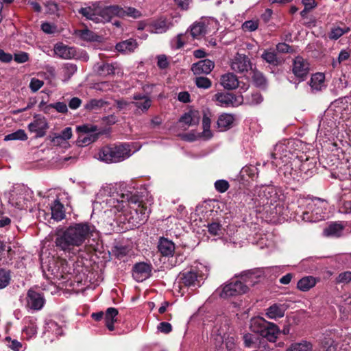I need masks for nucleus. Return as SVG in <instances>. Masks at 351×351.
<instances>
[{
	"label": "nucleus",
	"mask_w": 351,
	"mask_h": 351,
	"mask_svg": "<svg viewBox=\"0 0 351 351\" xmlns=\"http://www.w3.org/2000/svg\"><path fill=\"white\" fill-rule=\"evenodd\" d=\"M95 232L94 226L87 222L75 223L56 234L55 245L65 253L74 254Z\"/></svg>",
	"instance_id": "obj_1"
},
{
	"label": "nucleus",
	"mask_w": 351,
	"mask_h": 351,
	"mask_svg": "<svg viewBox=\"0 0 351 351\" xmlns=\"http://www.w3.org/2000/svg\"><path fill=\"white\" fill-rule=\"evenodd\" d=\"M78 12L88 20L96 23H105L116 16L122 14L123 10L118 5H104L96 1L81 8Z\"/></svg>",
	"instance_id": "obj_2"
},
{
	"label": "nucleus",
	"mask_w": 351,
	"mask_h": 351,
	"mask_svg": "<svg viewBox=\"0 0 351 351\" xmlns=\"http://www.w3.org/2000/svg\"><path fill=\"white\" fill-rule=\"evenodd\" d=\"M254 199L258 204L270 207L271 213L282 214L283 194L274 186H260L254 189Z\"/></svg>",
	"instance_id": "obj_3"
},
{
	"label": "nucleus",
	"mask_w": 351,
	"mask_h": 351,
	"mask_svg": "<svg viewBox=\"0 0 351 351\" xmlns=\"http://www.w3.org/2000/svg\"><path fill=\"white\" fill-rule=\"evenodd\" d=\"M241 279L225 285L220 296L226 298L246 293L250 286H254L258 282V276L254 271H247L241 274Z\"/></svg>",
	"instance_id": "obj_4"
},
{
	"label": "nucleus",
	"mask_w": 351,
	"mask_h": 351,
	"mask_svg": "<svg viewBox=\"0 0 351 351\" xmlns=\"http://www.w3.org/2000/svg\"><path fill=\"white\" fill-rule=\"evenodd\" d=\"M132 156L130 145L128 143L106 146L97 154V158L106 163L122 162Z\"/></svg>",
	"instance_id": "obj_5"
},
{
	"label": "nucleus",
	"mask_w": 351,
	"mask_h": 351,
	"mask_svg": "<svg viewBox=\"0 0 351 351\" xmlns=\"http://www.w3.org/2000/svg\"><path fill=\"white\" fill-rule=\"evenodd\" d=\"M209 270L206 265L197 263L189 270L180 274V280L186 287H200L201 282L208 277Z\"/></svg>",
	"instance_id": "obj_6"
},
{
	"label": "nucleus",
	"mask_w": 351,
	"mask_h": 351,
	"mask_svg": "<svg viewBox=\"0 0 351 351\" xmlns=\"http://www.w3.org/2000/svg\"><path fill=\"white\" fill-rule=\"evenodd\" d=\"M104 202L109 208L110 212L117 214L119 212H124L130 204H136L137 198L131 194L113 193L108 196Z\"/></svg>",
	"instance_id": "obj_7"
},
{
	"label": "nucleus",
	"mask_w": 351,
	"mask_h": 351,
	"mask_svg": "<svg viewBox=\"0 0 351 351\" xmlns=\"http://www.w3.org/2000/svg\"><path fill=\"white\" fill-rule=\"evenodd\" d=\"M32 193L26 186L16 184L9 193V203L18 209H26L32 198Z\"/></svg>",
	"instance_id": "obj_8"
},
{
	"label": "nucleus",
	"mask_w": 351,
	"mask_h": 351,
	"mask_svg": "<svg viewBox=\"0 0 351 351\" xmlns=\"http://www.w3.org/2000/svg\"><path fill=\"white\" fill-rule=\"evenodd\" d=\"M213 341L215 347L221 351H231L235 348V338L223 331L215 328L213 331Z\"/></svg>",
	"instance_id": "obj_9"
},
{
	"label": "nucleus",
	"mask_w": 351,
	"mask_h": 351,
	"mask_svg": "<svg viewBox=\"0 0 351 351\" xmlns=\"http://www.w3.org/2000/svg\"><path fill=\"white\" fill-rule=\"evenodd\" d=\"M310 71L308 61L301 56H297L292 64V72L299 82L305 80Z\"/></svg>",
	"instance_id": "obj_10"
},
{
	"label": "nucleus",
	"mask_w": 351,
	"mask_h": 351,
	"mask_svg": "<svg viewBox=\"0 0 351 351\" xmlns=\"http://www.w3.org/2000/svg\"><path fill=\"white\" fill-rule=\"evenodd\" d=\"M45 302V300L43 293L29 289L27 294V308L39 311L43 308Z\"/></svg>",
	"instance_id": "obj_11"
},
{
	"label": "nucleus",
	"mask_w": 351,
	"mask_h": 351,
	"mask_svg": "<svg viewBox=\"0 0 351 351\" xmlns=\"http://www.w3.org/2000/svg\"><path fill=\"white\" fill-rule=\"evenodd\" d=\"M134 211L132 214V217L129 219V222L134 226H139L143 224L147 218L150 213V209L141 204H138L136 208H133Z\"/></svg>",
	"instance_id": "obj_12"
},
{
	"label": "nucleus",
	"mask_w": 351,
	"mask_h": 351,
	"mask_svg": "<svg viewBox=\"0 0 351 351\" xmlns=\"http://www.w3.org/2000/svg\"><path fill=\"white\" fill-rule=\"evenodd\" d=\"M152 267L144 262L134 265L132 276L137 282H143L151 276Z\"/></svg>",
	"instance_id": "obj_13"
},
{
	"label": "nucleus",
	"mask_w": 351,
	"mask_h": 351,
	"mask_svg": "<svg viewBox=\"0 0 351 351\" xmlns=\"http://www.w3.org/2000/svg\"><path fill=\"white\" fill-rule=\"evenodd\" d=\"M48 128V123L45 117H37L28 125L29 130L35 133L36 138L44 136Z\"/></svg>",
	"instance_id": "obj_14"
},
{
	"label": "nucleus",
	"mask_w": 351,
	"mask_h": 351,
	"mask_svg": "<svg viewBox=\"0 0 351 351\" xmlns=\"http://www.w3.org/2000/svg\"><path fill=\"white\" fill-rule=\"evenodd\" d=\"M230 66L235 72L243 73L248 71L251 64L246 56L237 53L232 60Z\"/></svg>",
	"instance_id": "obj_15"
},
{
	"label": "nucleus",
	"mask_w": 351,
	"mask_h": 351,
	"mask_svg": "<svg viewBox=\"0 0 351 351\" xmlns=\"http://www.w3.org/2000/svg\"><path fill=\"white\" fill-rule=\"evenodd\" d=\"M327 202L319 199L314 198L308 204V208L311 210L312 213L316 215L315 221L322 219L324 218V214L326 209Z\"/></svg>",
	"instance_id": "obj_16"
},
{
	"label": "nucleus",
	"mask_w": 351,
	"mask_h": 351,
	"mask_svg": "<svg viewBox=\"0 0 351 351\" xmlns=\"http://www.w3.org/2000/svg\"><path fill=\"white\" fill-rule=\"evenodd\" d=\"M339 341L336 335L327 333L321 340L319 351H337Z\"/></svg>",
	"instance_id": "obj_17"
},
{
	"label": "nucleus",
	"mask_w": 351,
	"mask_h": 351,
	"mask_svg": "<svg viewBox=\"0 0 351 351\" xmlns=\"http://www.w3.org/2000/svg\"><path fill=\"white\" fill-rule=\"evenodd\" d=\"M215 67V63L209 59H204L194 63L191 71L195 75L209 74Z\"/></svg>",
	"instance_id": "obj_18"
},
{
	"label": "nucleus",
	"mask_w": 351,
	"mask_h": 351,
	"mask_svg": "<svg viewBox=\"0 0 351 351\" xmlns=\"http://www.w3.org/2000/svg\"><path fill=\"white\" fill-rule=\"evenodd\" d=\"M54 53L56 56L63 59H71L76 55L75 48L64 45L62 43L55 45Z\"/></svg>",
	"instance_id": "obj_19"
},
{
	"label": "nucleus",
	"mask_w": 351,
	"mask_h": 351,
	"mask_svg": "<svg viewBox=\"0 0 351 351\" xmlns=\"http://www.w3.org/2000/svg\"><path fill=\"white\" fill-rule=\"evenodd\" d=\"M287 306L285 304H274L266 310V315L271 319L284 317Z\"/></svg>",
	"instance_id": "obj_20"
},
{
	"label": "nucleus",
	"mask_w": 351,
	"mask_h": 351,
	"mask_svg": "<svg viewBox=\"0 0 351 351\" xmlns=\"http://www.w3.org/2000/svg\"><path fill=\"white\" fill-rule=\"evenodd\" d=\"M200 120V113L197 110H190L184 114L180 119V123L187 127L197 125Z\"/></svg>",
	"instance_id": "obj_21"
},
{
	"label": "nucleus",
	"mask_w": 351,
	"mask_h": 351,
	"mask_svg": "<svg viewBox=\"0 0 351 351\" xmlns=\"http://www.w3.org/2000/svg\"><path fill=\"white\" fill-rule=\"evenodd\" d=\"M268 323L269 322L260 317L252 318L250 320V330L261 337Z\"/></svg>",
	"instance_id": "obj_22"
},
{
	"label": "nucleus",
	"mask_w": 351,
	"mask_h": 351,
	"mask_svg": "<svg viewBox=\"0 0 351 351\" xmlns=\"http://www.w3.org/2000/svg\"><path fill=\"white\" fill-rule=\"evenodd\" d=\"M36 318L34 317H27L24 319L25 326L23 332L27 335V338H31L37 333Z\"/></svg>",
	"instance_id": "obj_23"
},
{
	"label": "nucleus",
	"mask_w": 351,
	"mask_h": 351,
	"mask_svg": "<svg viewBox=\"0 0 351 351\" xmlns=\"http://www.w3.org/2000/svg\"><path fill=\"white\" fill-rule=\"evenodd\" d=\"M158 248L163 256H173L175 252V244L167 239L161 238L159 241Z\"/></svg>",
	"instance_id": "obj_24"
},
{
	"label": "nucleus",
	"mask_w": 351,
	"mask_h": 351,
	"mask_svg": "<svg viewBox=\"0 0 351 351\" xmlns=\"http://www.w3.org/2000/svg\"><path fill=\"white\" fill-rule=\"evenodd\" d=\"M51 218L54 220L59 221L65 217V211L64 206L60 203L59 199H56L51 204Z\"/></svg>",
	"instance_id": "obj_25"
},
{
	"label": "nucleus",
	"mask_w": 351,
	"mask_h": 351,
	"mask_svg": "<svg viewBox=\"0 0 351 351\" xmlns=\"http://www.w3.org/2000/svg\"><path fill=\"white\" fill-rule=\"evenodd\" d=\"M87 126L78 127V130L83 131L84 133L80 134L76 141L78 146H86L96 140V136L87 132Z\"/></svg>",
	"instance_id": "obj_26"
},
{
	"label": "nucleus",
	"mask_w": 351,
	"mask_h": 351,
	"mask_svg": "<svg viewBox=\"0 0 351 351\" xmlns=\"http://www.w3.org/2000/svg\"><path fill=\"white\" fill-rule=\"evenodd\" d=\"M279 334V328L274 323L269 322L268 326L265 327L264 332L261 335V339H266L270 342H275Z\"/></svg>",
	"instance_id": "obj_27"
},
{
	"label": "nucleus",
	"mask_w": 351,
	"mask_h": 351,
	"mask_svg": "<svg viewBox=\"0 0 351 351\" xmlns=\"http://www.w3.org/2000/svg\"><path fill=\"white\" fill-rule=\"evenodd\" d=\"M220 83L224 88L232 90L237 88L239 80L235 75L228 73L221 76Z\"/></svg>",
	"instance_id": "obj_28"
},
{
	"label": "nucleus",
	"mask_w": 351,
	"mask_h": 351,
	"mask_svg": "<svg viewBox=\"0 0 351 351\" xmlns=\"http://www.w3.org/2000/svg\"><path fill=\"white\" fill-rule=\"evenodd\" d=\"M203 119V136L206 138H210L212 136L211 131L210 130L212 112L208 108H205L202 110Z\"/></svg>",
	"instance_id": "obj_29"
},
{
	"label": "nucleus",
	"mask_w": 351,
	"mask_h": 351,
	"mask_svg": "<svg viewBox=\"0 0 351 351\" xmlns=\"http://www.w3.org/2000/svg\"><path fill=\"white\" fill-rule=\"evenodd\" d=\"M134 101L132 103L135 106L143 111L147 110L151 106L152 101L150 98L145 95L135 94L133 96Z\"/></svg>",
	"instance_id": "obj_30"
},
{
	"label": "nucleus",
	"mask_w": 351,
	"mask_h": 351,
	"mask_svg": "<svg viewBox=\"0 0 351 351\" xmlns=\"http://www.w3.org/2000/svg\"><path fill=\"white\" fill-rule=\"evenodd\" d=\"M138 47V43L134 39H128L120 42L116 45V49L121 53H129L133 52Z\"/></svg>",
	"instance_id": "obj_31"
},
{
	"label": "nucleus",
	"mask_w": 351,
	"mask_h": 351,
	"mask_svg": "<svg viewBox=\"0 0 351 351\" xmlns=\"http://www.w3.org/2000/svg\"><path fill=\"white\" fill-rule=\"evenodd\" d=\"M189 37L191 36L193 39H199L206 34V26L202 22H197L190 27Z\"/></svg>",
	"instance_id": "obj_32"
},
{
	"label": "nucleus",
	"mask_w": 351,
	"mask_h": 351,
	"mask_svg": "<svg viewBox=\"0 0 351 351\" xmlns=\"http://www.w3.org/2000/svg\"><path fill=\"white\" fill-rule=\"evenodd\" d=\"M309 85L313 90L319 91L325 87V75L322 73H317L311 76Z\"/></svg>",
	"instance_id": "obj_33"
},
{
	"label": "nucleus",
	"mask_w": 351,
	"mask_h": 351,
	"mask_svg": "<svg viewBox=\"0 0 351 351\" xmlns=\"http://www.w3.org/2000/svg\"><path fill=\"white\" fill-rule=\"evenodd\" d=\"M261 337V336L254 332L244 334L243 339L245 346L247 348L261 347L263 343Z\"/></svg>",
	"instance_id": "obj_34"
},
{
	"label": "nucleus",
	"mask_w": 351,
	"mask_h": 351,
	"mask_svg": "<svg viewBox=\"0 0 351 351\" xmlns=\"http://www.w3.org/2000/svg\"><path fill=\"white\" fill-rule=\"evenodd\" d=\"M317 281V278L313 276H305L298 282L297 287L301 291L306 292L314 287Z\"/></svg>",
	"instance_id": "obj_35"
},
{
	"label": "nucleus",
	"mask_w": 351,
	"mask_h": 351,
	"mask_svg": "<svg viewBox=\"0 0 351 351\" xmlns=\"http://www.w3.org/2000/svg\"><path fill=\"white\" fill-rule=\"evenodd\" d=\"M234 118L233 115L230 114H221L217 120V125L221 131L226 130L230 128L233 124Z\"/></svg>",
	"instance_id": "obj_36"
},
{
	"label": "nucleus",
	"mask_w": 351,
	"mask_h": 351,
	"mask_svg": "<svg viewBox=\"0 0 351 351\" xmlns=\"http://www.w3.org/2000/svg\"><path fill=\"white\" fill-rule=\"evenodd\" d=\"M118 311L115 308H108L105 314L106 326L109 330L112 331L114 329V324L117 322Z\"/></svg>",
	"instance_id": "obj_37"
},
{
	"label": "nucleus",
	"mask_w": 351,
	"mask_h": 351,
	"mask_svg": "<svg viewBox=\"0 0 351 351\" xmlns=\"http://www.w3.org/2000/svg\"><path fill=\"white\" fill-rule=\"evenodd\" d=\"M343 230V226L339 223H335L329 225L324 230V234L327 237H339L341 236Z\"/></svg>",
	"instance_id": "obj_38"
},
{
	"label": "nucleus",
	"mask_w": 351,
	"mask_h": 351,
	"mask_svg": "<svg viewBox=\"0 0 351 351\" xmlns=\"http://www.w3.org/2000/svg\"><path fill=\"white\" fill-rule=\"evenodd\" d=\"M169 25L165 20L154 21L147 27V30L154 34H162L169 29Z\"/></svg>",
	"instance_id": "obj_39"
},
{
	"label": "nucleus",
	"mask_w": 351,
	"mask_h": 351,
	"mask_svg": "<svg viewBox=\"0 0 351 351\" xmlns=\"http://www.w3.org/2000/svg\"><path fill=\"white\" fill-rule=\"evenodd\" d=\"M217 105L223 107H228L233 105L234 97L230 93H217L215 95Z\"/></svg>",
	"instance_id": "obj_40"
},
{
	"label": "nucleus",
	"mask_w": 351,
	"mask_h": 351,
	"mask_svg": "<svg viewBox=\"0 0 351 351\" xmlns=\"http://www.w3.org/2000/svg\"><path fill=\"white\" fill-rule=\"evenodd\" d=\"M261 58L265 62L274 66H277L280 63L276 52L271 49L265 50L261 55Z\"/></svg>",
	"instance_id": "obj_41"
},
{
	"label": "nucleus",
	"mask_w": 351,
	"mask_h": 351,
	"mask_svg": "<svg viewBox=\"0 0 351 351\" xmlns=\"http://www.w3.org/2000/svg\"><path fill=\"white\" fill-rule=\"evenodd\" d=\"M313 345L307 341L292 343L286 351H312Z\"/></svg>",
	"instance_id": "obj_42"
},
{
	"label": "nucleus",
	"mask_w": 351,
	"mask_h": 351,
	"mask_svg": "<svg viewBox=\"0 0 351 351\" xmlns=\"http://www.w3.org/2000/svg\"><path fill=\"white\" fill-rule=\"evenodd\" d=\"M45 333H51L55 335L56 337L62 335V328L54 321L49 320L46 322L45 327Z\"/></svg>",
	"instance_id": "obj_43"
},
{
	"label": "nucleus",
	"mask_w": 351,
	"mask_h": 351,
	"mask_svg": "<svg viewBox=\"0 0 351 351\" xmlns=\"http://www.w3.org/2000/svg\"><path fill=\"white\" fill-rule=\"evenodd\" d=\"M114 66L112 64L104 63L95 66V71L99 75L106 76L114 73Z\"/></svg>",
	"instance_id": "obj_44"
},
{
	"label": "nucleus",
	"mask_w": 351,
	"mask_h": 351,
	"mask_svg": "<svg viewBox=\"0 0 351 351\" xmlns=\"http://www.w3.org/2000/svg\"><path fill=\"white\" fill-rule=\"evenodd\" d=\"M350 28L348 27H344L343 28L339 27H334L331 29L330 33L328 34V38L330 40H337L343 34L350 32Z\"/></svg>",
	"instance_id": "obj_45"
},
{
	"label": "nucleus",
	"mask_w": 351,
	"mask_h": 351,
	"mask_svg": "<svg viewBox=\"0 0 351 351\" xmlns=\"http://www.w3.org/2000/svg\"><path fill=\"white\" fill-rule=\"evenodd\" d=\"M27 139V136L23 130H18L17 131L9 134L4 137L5 141L20 140L25 141Z\"/></svg>",
	"instance_id": "obj_46"
},
{
	"label": "nucleus",
	"mask_w": 351,
	"mask_h": 351,
	"mask_svg": "<svg viewBox=\"0 0 351 351\" xmlns=\"http://www.w3.org/2000/svg\"><path fill=\"white\" fill-rule=\"evenodd\" d=\"M107 104V102L103 99H90L84 106L85 109L88 110H97L102 108Z\"/></svg>",
	"instance_id": "obj_47"
},
{
	"label": "nucleus",
	"mask_w": 351,
	"mask_h": 351,
	"mask_svg": "<svg viewBox=\"0 0 351 351\" xmlns=\"http://www.w3.org/2000/svg\"><path fill=\"white\" fill-rule=\"evenodd\" d=\"M79 36L81 39L86 41H98L99 38V36L87 29L80 31Z\"/></svg>",
	"instance_id": "obj_48"
},
{
	"label": "nucleus",
	"mask_w": 351,
	"mask_h": 351,
	"mask_svg": "<svg viewBox=\"0 0 351 351\" xmlns=\"http://www.w3.org/2000/svg\"><path fill=\"white\" fill-rule=\"evenodd\" d=\"M10 271L0 269V289L5 288L10 284Z\"/></svg>",
	"instance_id": "obj_49"
},
{
	"label": "nucleus",
	"mask_w": 351,
	"mask_h": 351,
	"mask_svg": "<svg viewBox=\"0 0 351 351\" xmlns=\"http://www.w3.org/2000/svg\"><path fill=\"white\" fill-rule=\"evenodd\" d=\"M195 84L199 88L208 89L211 87L212 82L206 77H197L195 79Z\"/></svg>",
	"instance_id": "obj_50"
},
{
	"label": "nucleus",
	"mask_w": 351,
	"mask_h": 351,
	"mask_svg": "<svg viewBox=\"0 0 351 351\" xmlns=\"http://www.w3.org/2000/svg\"><path fill=\"white\" fill-rule=\"evenodd\" d=\"M208 231L211 235H220L222 231L221 225L218 222H213L211 223H208Z\"/></svg>",
	"instance_id": "obj_51"
},
{
	"label": "nucleus",
	"mask_w": 351,
	"mask_h": 351,
	"mask_svg": "<svg viewBox=\"0 0 351 351\" xmlns=\"http://www.w3.org/2000/svg\"><path fill=\"white\" fill-rule=\"evenodd\" d=\"M341 201L343 202L341 206L342 212L345 213H351V192H349L346 195V198L342 197Z\"/></svg>",
	"instance_id": "obj_52"
},
{
	"label": "nucleus",
	"mask_w": 351,
	"mask_h": 351,
	"mask_svg": "<svg viewBox=\"0 0 351 351\" xmlns=\"http://www.w3.org/2000/svg\"><path fill=\"white\" fill-rule=\"evenodd\" d=\"M300 170L307 176H310L315 171V165L313 162L306 161L301 165Z\"/></svg>",
	"instance_id": "obj_53"
},
{
	"label": "nucleus",
	"mask_w": 351,
	"mask_h": 351,
	"mask_svg": "<svg viewBox=\"0 0 351 351\" xmlns=\"http://www.w3.org/2000/svg\"><path fill=\"white\" fill-rule=\"evenodd\" d=\"M229 186L230 185L228 182L225 180H219L215 182V189L219 193L226 192L228 189Z\"/></svg>",
	"instance_id": "obj_54"
},
{
	"label": "nucleus",
	"mask_w": 351,
	"mask_h": 351,
	"mask_svg": "<svg viewBox=\"0 0 351 351\" xmlns=\"http://www.w3.org/2000/svg\"><path fill=\"white\" fill-rule=\"evenodd\" d=\"M189 37L188 32H185L184 34H178L175 39V41L176 43V48L179 49V48H181L182 47H183V45L186 42V40L189 39Z\"/></svg>",
	"instance_id": "obj_55"
},
{
	"label": "nucleus",
	"mask_w": 351,
	"mask_h": 351,
	"mask_svg": "<svg viewBox=\"0 0 351 351\" xmlns=\"http://www.w3.org/2000/svg\"><path fill=\"white\" fill-rule=\"evenodd\" d=\"M350 53L348 51L343 49L341 50L338 56V60L337 62L334 61L332 62V66L336 67L338 64L347 60L350 58Z\"/></svg>",
	"instance_id": "obj_56"
},
{
	"label": "nucleus",
	"mask_w": 351,
	"mask_h": 351,
	"mask_svg": "<svg viewBox=\"0 0 351 351\" xmlns=\"http://www.w3.org/2000/svg\"><path fill=\"white\" fill-rule=\"evenodd\" d=\"M44 84L42 80L37 78H32L29 84V88L32 92H36Z\"/></svg>",
	"instance_id": "obj_57"
},
{
	"label": "nucleus",
	"mask_w": 351,
	"mask_h": 351,
	"mask_svg": "<svg viewBox=\"0 0 351 351\" xmlns=\"http://www.w3.org/2000/svg\"><path fill=\"white\" fill-rule=\"evenodd\" d=\"M14 60L17 63H25L29 60V55L26 52H20L19 53H15Z\"/></svg>",
	"instance_id": "obj_58"
},
{
	"label": "nucleus",
	"mask_w": 351,
	"mask_h": 351,
	"mask_svg": "<svg viewBox=\"0 0 351 351\" xmlns=\"http://www.w3.org/2000/svg\"><path fill=\"white\" fill-rule=\"evenodd\" d=\"M157 65L161 69H165L168 67L169 62L165 55H159L157 56Z\"/></svg>",
	"instance_id": "obj_59"
},
{
	"label": "nucleus",
	"mask_w": 351,
	"mask_h": 351,
	"mask_svg": "<svg viewBox=\"0 0 351 351\" xmlns=\"http://www.w3.org/2000/svg\"><path fill=\"white\" fill-rule=\"evenodd\" d=\"M158 330L165 334H168L172 330L171 325L168 322H161L157 327Z\"/></svg>",
	"instance_id": "obj_60"
},
{
	"label": "nucleus",
	"mask_w": 351,
	"mask_h": 351,
	"mask_svg": "<svg viewBox=\"0 0 351 351\" xmlns=\"http://www.w3.org/2000/svg\"><path fill=\"white\" fill-rule=\"evenodd\" d=\"M337 280L341 283H348L351 281V271H346L341 273L338 278Z\"/></svg>",
	"instance_id": "obj_61"
},
{
	"label": "nucleus",
	"mask_w": 351,
	"mask_h": 351,
	"mask_svg": "<svg viewBox=\"0 0 351 351\" xmlns=\"http://www.w3.org/2000/svg\"><path fill=\"white\" fill-rule=\"evenodd\" d=\"M258 27V23L254 21H247L243 24V28L250 32L256 30Z\"/></svg>",
	"instance_id": "obj_62"
},
{
	"label": "nucleus",
	"mask_w": 351,
	"mask_h": 351,
	"mask_svg": "<svg viewBox=\"0 0 351 351\" xmlns=\"http://www.w3.org/2000/svg\"><path fill=\"white\" fill-rule=\"evenodd\" d=\"M276 49L280 53H291L293 49L291 46L285 43H278Z\"/></svg>",
	"instance_id": "obj_63"
},
{
	"label": "nucleus",
	"mask_w": 351,
	"mask_h": 351,
	"mask_svg": "<svg viewBox=\"0 0 351 351\" xmlns=\"http://www.w3.org/2000/svg\"><path fill=\"white\" fill-rule=\"evenodd\" d=\"M51 106L55 108L58 112L65 113L68 111L67 106L64 102H56L51 104Z\"/></svg>",
	"instance_id": "obj_64"
}]
</instances>
